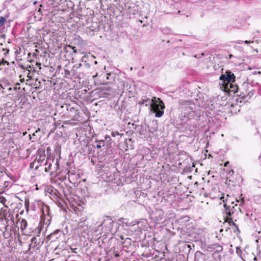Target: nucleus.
Wrapping results in <instances>:
<instances>
[{
  "label": "nucleus",
  "instance_id": "1",
  "mask_svg": "<svg viewBox=\"0 0 261 261\" xmlns=\"http://www.w3.org/2000/svg\"><path fill=\"white\" fill-rule=\"evenodd\" d=\"M159 103H154L151 105V109L153 112L155 113L156 117H161L164 114V109L165 107L164 102L160 98L158 99Z\"/></svg>",
  "mask_w": 261,
  "mask_h": 261
},
{
  "label": "nucleus",
  "instance_id": "2",
  "mask_svg": "<svg viewBox=\"0 0 261 261\" xmlns=\"http://www.w3.org/2000/svg\"><path fill=\"white\" fill-rule=\"evenodd\" d=\"M224 206L225 209V213L227 216H231L235 212L237 211V204H235L234 205H232V206L229 205H227L226 204H224Z\"/></svg>",
  "mask_w": 261,
  "mask_h": 261
},
{
  "label": "nucleus",
  "instance_id": "3",
  "mask_svg": "<svg viewBox=\"0 0 261 261\" xmlns=\"http://www.w3.org/2000/svg\"><path fill=\"white\" fill-rule=\"evenodd\" d=\"M37 225L36 226V227L33 229L32 232H33L35 235L39 236V234L41 231L42 225L40 224V223H37Z\"/></svg>",
  "mask_w": 261,
  "mask_h": 261
},
{
  "label": "nucleus",
  "instance_id": "4",
  "mask_svg": "<svg viewBox=\"0 0 261 261\" xmlns=\"http://www.w3.org/2000/svg\"><path fill=\"white\" fill-rule=\"evenodd\" d=\"M61 235V231L60 229H57L54 232L50 233L49 237L50 238L58 239Z\"/></svg>",
  "mask_w": 261,
  "mask_h": 261
},
{
  "label": "nucleus",
  "instance_id": "5",
  "mask_svg": "<svg viewBox=\"0 0 261 261\" xmlns=\"http://www.w3.org/2000/svg\"><path fill=\"white\" fill-rule=\"evenodd\" d=\"M226 73H227V74L228 83L234 81L236 76H234L233 73H232L229 70L227 71L226 72Z\"/></svg>",
  "mask_w": 261,
  "mask_h": 261
},
{
  "label": "nucleus",
  "instance_id": "6",
  "mask_svg": "<svg viewBox=\"0 0 261 261\" xmlns=\"http://www.w3.org/2000/svg\"><path fill=\"white\" fill-rule=\"evenodd\" d=\"M28 225L27 221L25 220L22 219L20 221V228L22 230H24L26 229Z\"/></svg>",
  "mask_w": 261,
  "mask_h": 261
},
{
  "label": "nucleus",
  "instance_id": "7",
  "mask_svg": "<svg viewBox=\"0 0 261 261\" xmlns=\"http://www.w3.org/2000/svg\"><path fill=\"white\" fill-rule=\"evenodd\" d=\"M44 165L45 166V172H48L51 169V167L52 165L50 162H49L48 161H46Z\"/></svg>",
  "mask_w": 261,
  "mask_h": 261
},
{
  "label": "nucleus",
  "instance_id": "8",
  "mask_svg": "<svg viewBox=\"0 0 261 261\" xmlns=\"http://www.w3.org/2000/svg\"><path fill=\"white\" fill-rule=\"evenodd\" d=\"M96 148H99V149L101 147V146H103L105 144V141L102 140H100V141L96 140Z\"/></svg>",
  "mask_w": 261,
  "mask_h": 261
},
{
  "label": "nucleus",
  "instance_id": "9",
  "mask_svg": "<svg viewBox=\"0 0 261 261\" xmlns=\"http://www.w3.org/2000/svg\"><path fill=\"white\" fill-rule=\"evenodd\" d=\"M214 248L217 250V251L220 252L223 250V247L218 244H215L214 245Z\"/></svg>",
  "mask_w": 261,
  "mask_h": 261
},
{
  "label": "nucleus",
  "instance_id": "10",
  "mask_svg": "<svg viewBox=\"0 0 261 261\" xmlns=\"http://www.w3.org/2000/svg\"><path fill=\"white\" fill-rule=\"evenodd\" d=\"M9 65V62L7 61H5L4 59L2 60L1 62H0V70L3 69L4 68V66L5 64Z\"/></svg>",
  "mask_w": 261,
  "mask_h": 261
},
{
  "label": "nucleus",
  "instance_id": "11",
  "mask_svg": "<svg viewBox=\"0 0 261 261\" xmlns=\"http://www.w3.org/2000/svg\"><path fill=\"white\" fill-rule=\"evenodd\" d=\"M220 80L224 81H226L228 82V77L227 73H225V74H222L220 77Z\"/></svg>",
  "mask_w": 261,
  "mask_h": 261
},
{
  "label": "nucleus",
  "instance_id": "12",
  "mask_svg": "<svg viewBox=\"0 0 261 261\" xmlns=\"http://www.w3.org/2000/svg\"><path fill=\"white\" fill-rule=\"evenodd\" d=\"M227 221H228V222L229 224V225H230V224L232 223V225L235 226L237 228V229H238V226L237 225V224L234 222L232 221V218H227Z\"/></svg>",
  "mask_w": 261,
  "mask_h": 261
},
{
  "label": "nucleus",
  "instance_id": "13",
  "mask_svg": "<svg viewBox=\"0 0 261 261\" xmlns=\"http://www.w3.org/2000/svg\"><path fill=\"white\" fill-rule=\"evenodd\" d=\"M6 21V19L3 16H0V27L4 25Z\"/></svg>",
  "mask_w": 261,
  "mask_h": 261
},
{
  "label": "nucleus",
  "instance_id": "14",
  "mask_svg": "<svg viewBox=\"0 0 261 261\" xmlns=\"http://www.w3.org/2000/svg\"><path fill=\"white\" fill-rule=\"evenodd\" d=\"M130 243H131V239L129 238H125L124 241L123 242V244H126L125 245L126 246H127V245H130Z\"/></svg>",
  "mask_w": 261,
  "mask_h": 261
},
{
  "label": "nucleus",
  "instance_id": "15",
  "mask_svg": "<svg viewBox=\"0 0 261 261\" xmlns=\"http://www.w3.org/2000/svg\"><path fill=\"white\" fill-rule=\"evenodd\" d=\"M230 88L232 89V91H233L234 93H236L237 92V90L238 89V87L237 86L233 85L232 84L230 85Z\"/></svg>",
  "mask_w": 261,
  "mask_h": 261
},
{
  "label": "nucleus",
  "instance_id": "16",
  "mask_svg": "<svg viewBox=\"0 0 261 261\" xmlns=\"http://www.w3.org/2000/svg\"><path fill=\"white\" fill-rule=\"evenodd\" d=\"M24 205H25V209H26L27 211L28 212L29 211V200L28 199L25 200Z\"/></svg>",
  "mask_w": 261,
  "mask_h": 261
},
{
  "label": "nucleus",
  "instance_id": "17",
  "mask_svg": "<svg viewBox=\"0 0 261 261\" xmlns=\"http://www.w3.org/2000/svg\"><path fill=\"white\" fill-rule=\"evenodd\" d=\"M31 241L34 244V247H36L37 246V238L36 237H34L32 238Z\"/></svg>",
  "mask_w": 261,
  "mask_h": 261
},
{
  "label": "nucleus",
  "instance_id": "18",
  "mask_svg": "<svg viewBox=\"0 0 261 261\" xmlns=\"http://www.w3.org/2000/svg\"><path fill=\"white\" fill-rule=\"evenodd\" d=\"M236 252L238 255H240L242 253V250L240 249L239 247H237L236 248Z\"/></svg>",
  "mask_w": 261,
  "mask_h": 261
},
{
  "label": "nucleus",
  "instance_id": "19",
  "mask_svg": "<svg viewBox=\"0 0 261 261\" xmlns=\"http://www.w3.org/2000/svg\"><path fill=\"white\" fill-rule=\"evenodd\" d=\"M68 179H69V181L70 182H71V180H70V178H71L72 176L74 175V174L73 172H71V171H69L68 172Z\"/></svg>",
  "mask_w": 261,
  "mask_h": 261
},
{
  "label": "nucleus",
  "instance_id": "20",
  "mask_svg": "<svg viewBox=\"0 0 261 261\" xmlns=\"http://www.w3.org/2000/svg\"><path fill=\"white\" fill-rule=\"evenodd\" d=\"M44 159H45V156H40L38 160V162H43Z\"/></svg>",
  "mask_w": 261,
  "mask_h": 261
},
{
  "label": "nucleus",
  "instance_id": "21",
  "mask_svg": "<svg viewBox=\"0 0 261 261\" xmlns=\"http://www.w3.org/2000/svg\"><path fill=\"white\" fill-rule=\"evenodd\" d=\"M253 260L254 261H261V257L260 256H258V257L254 256L253 257Z\"/></svg>",
  "mask_w": 261,
  "mask_h": 261
},
{
  "label": "nucleus",
  "instance_id": "22",
  "mask_svg": "<svg viewBox=\"0 0 261 261\" xmlns=\"http://www.w3.org/2000/svg\"><path fill=\"white\" fill-rule=\"evenodd\" d=\"M4 55L5 56H6L8 54L9 50V49H6V50L4 49Z\"/></svg>",
  "mask_w": 261,
  "mask_h": 261
},
{
  "label": "nucleus",
  "instance_id": "23",
  "mask_svg": "<svg viewBox=\"0 0 261 261\" xmlns=\"http://www.w3.org/2000/svg\"><path fill=\"white\" fill-rule=\"evenodd\" d=\"M253 42V41H247V40H246L244 41V43H246V44H248V43H252Z\"/></svg>",
  "mask_w": 261,
  "mask_h": 261
},
{
  "label": "nucleus",
  "instance_id": "24",
  "mask_svg": "<svg viewBox=\"0 0 261 261\" xmlns=\"http://www.w3.org/2000/svg\"><path fill=\"white\" fill-rule=\"evenodd\" d=\"M35 163L34 162H32V163H31L30 164V168H33V167H34V165L35 164Z\"/></svg>",
  "mask_w": 261,
  "mask_h": 261
},
{
  "label": "nucleus",
  "instance_id": "25",
  "mask_svg": "<svg viewBox=\"0 0 261 261\" xmlns=\"http://www.w3.org/2000/svg\"><path fill=\"white\" fill-rule=\"evenodd\" d=\"M44 208L45 209V211H46V213H48V211H49V207H48V206H47V205H46V206H45V208Z\"/></svg>",
  "mask_w": 261,
  "mask_h": 261
},
{
  "label": "nucleus",
  "instance_id": "26",
  "mask_svg": "<svg viewBox=\"0 0 261 261\" xmlns=\"http://www.w3.org/2000/svg\"><path fill=\"white\" fill-rule=\"evenodd\" d=\"M39 131H40V128H38V129L36 130L35 133H33V135L35 136V133H37Z\"/></svg>",
  "mask_w": 261,
  "mask_h": 261
},
{
  "label": "nucleus",
  "instance_id": "27",
  "mask_svg": "<svg viewBox=\"0 0 261 261\" xmlns=\"http://www.w3.org/2000/svg\"><path fill=\"white\" fill-rule=\"evenodd\" d=\"M20 89L19 87H17V86H15V87H14V90H17V89Z\"/></svg>",
  "mask_w": 261,
  "mask_h": 261
},
{
  "label": "nucleus",
  "instance_id": "28",
  "mask_svg": "<svg viewBox=\"0 0 261 261\" xmlns=\"http://www.w3.org/2000/svg\"><path fill=\"white\" fill-rule=\"evenodd\" d=\"M119 237L120 238V239L122 240H125V239L124 238V236L121 235L119 236Z\"/></svg>",
  "mask_w": 261,
  "mask_h": 261
},
{
  "label": "nucleus",
  "instance_id": "29",
  "mask_svg": "<svg viewBox=\"0 0 261 261\" xmlns=\"http://www.w3.org/2000/svg\"><path fill=\"white\" fill-rule=\"evenodd\" d=\"M229 164V162L227 161L224 163V166L226 167L227 165Z\"/></svg>",
  "mask_w": 261,
  "mask_h": 261
},
{
  "label": "nucleus",
  "instance_id": "30",
  "mask_svg": "<svg viewBox=\"0 0 261 261\" xmlns=\"http://www.w3.org/2000/svg\"><path fill=\"white\" fill-rule=\"evenodd\" d=\"M72 49H74V53H76V49H74V48H75V46H74V47H72Z\"/></svg>",
  "mask_w": 261,
  "mask_h": 261
},
{
  "label": "nucleus",
  "instance_id": "31",
  "mask_svg": "<svg viewBox=\"0 0 261 261\" xmlns=\"http://www.w3.org/2000/svg\"><path fill=\"white\" fill-rule=\"evenodd\" d=\"M38 168V166H36L35 169H37Z\"/></svg>",
  "mask_w": 261,
  "mask_h": 261
},
{
  "label": "nucleus",
  "instance_id": "32",
  "mask_svg": "<svg viewBox=\"0 0 261 261\" xmlns=\"http://www.w3.org/2000/svg\"><path fill=\"white\" fill-rule=\"evenodd\" d=\"M119 256V254H115V256Z\"/></svg>",
  "mask_w": 261,
  "mask_h": 261
}]
</instances>
